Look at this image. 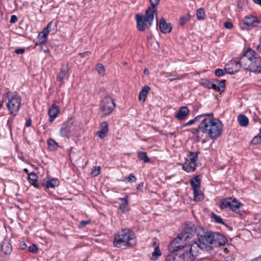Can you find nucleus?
Returning a JSON list of instances; mask_svg holds the SVG:
<instances>
[{
	"label": "nucleus",
	"mask_w": 261,
	"mask_h": 261,
	"mask_svg": "<svg viewBox=\"0 0 261 261\" xmlns=\"http://www.w3.org/2000/svg\"><path fill=\"white\" fill-rule=\"evenodd\" d=\"M255 51L249 48L240 58L242 67L252 72H261V58L256 57Z\"/></svg>",
	"instance_id": "f257e3e1"
},
{
	"label": "nucleus",
	"mask_w": 261,
	"mask_h": 261,
	"mask_svg": "<svg viewBox=\"0 0 261 261\" xmlns=\"http://www.w3.org/2000/svg\"><path fill=\"white\" fill-rule=\"evenodd\" d=\"M223 124L221 121L217 118H205L201 122V127L203 128V133L208 135L214 139L219 137L223 130Z\"/></svg>",
	"instance_id": "f03ea898"
},
{
	"label": "nucleus",
	"mask_w": 261,
	"mask_h": 261,
	"mask_svg": "<svg viewBox=\"0 0 261 261\" xmlns=\"http://www.w3.org/2000/svg\"><path fill=\"white\" fill-rule=\"evenodd\" d=\"M155 17L156 18V22L158 23L157 12H153L148 9L145 11V16L141 14H137L136 20L137 29L140 31H143L146 29L149 28L152 25Z\"/></svg>",
	"instance_id": "7ed1b4c3"
},
{
	"label": "nucleus",
	"mask_w": 261,
	"mask_h": 261,
	"mask_svg": "<svg viewBox=\"0 0 261 261\" xmlns=\"http://www.w3.org/2000/svg\"><path fill=\"white\" fill-rule=\"evenodd\" d=\"M135 238L134 233L128 229H124L115 234L113 242L114 245L118 248L121 247V244L124 243L127 246H132V241Z\"/></svg>",
	"instance_id": "20e7f679"
},
{
	"label": "nucleus",
	"mask_w": 261,
	"mask_h": 261,
	"mask_svg": "<svg viewBox=\"0 0 261 261\" xmlns=\"http://www.w3.org/2000/svg\"><path fill=\"white\" fill-rule=\"evenodd\" d=\"M6 99L7 100V108L10 113L14 116L16 115L21 101L20 96L16 93L9 91L6 94Z\"/></svg>",
	"instance_id": "39448f33"
},
{
	"label": "nucleus",
	"mask_w": 261,
	"mask_h": 261,
	"mask_svg": "<svg viewBox=\"0 0 261 261\" xmlns=\"http://www.w3.org/2000/svg\"><path fill=\"white\" fill-rule=\"evenodd\" d=\"M201 249L199 244L192 240H188L184 250L185 258L187 261L194 260L199 254V250Z\"/></svg>",
	"instance_id": "423d86ee"
},
{
	"label": "nucleus",
	"mask_w": 261,
	"mask_h": 261,
	"mask_svg": "<svg viewBox=\"0 0 261 261\" xmlns=\"http://www.w3.org/2000/svg\"><path fill=\"white\" fill-rule=\"evenodd\" d=\"M243 205V204L236 198H228L222 200L220 207L221 209H228L236 214L241 215L240 208Z\"/></svg>",
	"instance_id": "0eeeda50"
},
{
	"label": "nucleus",
	"mask_w": 261,
	"mask_h": 261,
	"mask_svg": "<svg viewBox=\"0 0 261 261\" xmlns=\"http://www.w3.org/2000/svg\"><path fill=\"white\" fill-rule=\"evenodd\" d=\"M192 239L191 236L187 232L182 233L175 238L171 243L170 246L173 248V251H178L184 249L188 243V240Z\"/></svg>",
	"instance_id": "6e6552de"
},
{
	"label": "nucleus",
	"mask_w": 261,
	"mask_h": 261,
	"mask_svg": "<svg viewBox=\"0 0 261 261\" xmlns=\"http://www.w3.org/2000/svg\"><path fill=\"white\" fill-rule=\"evenodd\" d=\"M76 126L74 124L73 120L70 119L64 123L60 128V135L62 137L69 138L74 134L76 130Z\"/></svg>",
	"instance_id": "1a4fd4ad"
},
{
	"label": "nucleus",
	"mask_w": 261,
	"mask_h": 261,
	"mask_svg": "<svg viewBox=\"0 0 261 261\" xmlns=\"http://www.w3.org/2000/svg\"><path fill=\"white\" fill-rule=\"evenodd\" d=\"M115 104L114 100L110 96L105 97L100 104V109L105 115L110 114L114 109Z\"/></svg>",
	"instance_id": "9d476101"
},
{
	"label": "nucleus",
	"mask_w": 261,
	"mask_h": 261,
	"mask_svg": "<svg viewBox=\"0 0 261 261\" xmlns=\"http://www.w3.org/2000/svg\"><path fill=\"white\" fill-rule=\"evenodd\" d=\"M213 232H207L198 238V244L201 249L213 247Z\"/></svg>",
	"instance_id": "9b49d317"
},
{
	"label": "nucleus",
	"mask_w": 261,
	"mask_h": 261,
	"mask_svg": "<svg viewBox=\"0 0 261 261\" xmlns=\"http://www.w3.org/2000/svg\"><path fill=\"white\" fill-rule=\"evenodd\" d=\"M241 67H242V66L240 64V60L238 61L232 60L225 65L224 70L226 73L233 74L239 71Z\"/></svg>",
	"instance_id": "f8f14e48"
},
{
	"label": "nucleus",
	"mask_w": 261,
	"mask_h": 261,
	"mask_svg": "<svg viewBox=\"0 0 261 261\" xmlns=\"http://www.w3.org/2000/svg\"><path fill=\"white\" fill-rule=\"evenodd\" d=\"M213 247L224 245L227 242V239L222 234L213 232L212 237Z\"/></svg>",
	"instance_id": "ddd939ff"
},
{
	"label": "nucleus",
	"mask_w": 261,
	"mask_h": 261,
	"mask_svg": "<svg viewBox=\"0 0 261 261\" xmlns=\"http://www.w3.org/2000/svg\"><path fill=\"white\" fill-rule=\"evenodd\" d=\"M1 250L5 254L8 255L12 250V246L11 241L7 238H5L1 243Z\"/></svg>",
	"instance_id": "4468645a"
},
{
	"label": "nucleus",
	"mask_w": 261,
	"mask_h": 261,
	"mask_svg": "<svg viewBox=\"0 0 261 261\" xmlns=\"http://www.w3.org/2000/svg\"><path fill=\"white\" fill-rule=\"evenodd\" d=\"M156 24L159 25V27L163 33H169L172 30V26L170 23H167L164 18H162L159 22Z\"/></svg>",
	"instance_id": "2eb2a0df"
},
{
	"label": "nucleus",
	"mask_w": 261,
	"mask_h": 261,
	"mask_svg": "<svg viewBox=\"0 0 261 261\" xmlns=\"http://www.w3.org/2000/svg\"><path fill=\"white\" fill-rule=\"evenodd\" d=\"M109 131V124L107 122L104 121L101 123L100 129L98 130L96 134L101 139L105 138Z\"/></svg>",
	"instance_id": "dca6fc26"
},
{
	"label": "nucleus",
	"mask_w": 261,
	"mask_h": 261,
	"mask_svg": "<svg viewBox=\"0 0 261 261\" xmlns=\"http://www.w3.org/2000/svg\"><path fill=\"white\" fill-rule=\"evenodd\" d=\"M59 112V110L58 106L56 104H53L48 110L50 122H51L54 120L55 118L58 116Z\"/></svg>",
	"instance_id": "f3484780"
},
{
	"label": "nucleus",
	"mask_w": 261,
	"mask_h": 261,
	"mask_svg": "<svg viewBox=\"0 0 261 261\" xmlns=\"http://www.w3.org/2000/svg\"><path fill=\"white\" fill-rule=\"evenodd\" d=\"M185 254L171 253L166 258V261H185Z\"/></svg>",
	"instance_id": "a211bd4d"
},
{
	"label": "nucleus",
	"mask_w": 261,
	"mask_h": 261,
	"mask_svg": "<svg viewBox=\"0 0 261 261\" xmlns=\"http://www.w3.org/2000/svg\"><path fill=\"white\" fill-rule=\"evenodd\" d=\"M189 110L187 107H182L179 108L178 112L176 114L175 117L178 120L184 119L188 115Z\"/></svg>",
	"instance_id": "6ab92c4d"
},
{
	"label": "nucleus",
	"mask_w": 261,
	"mask_h": 261,
	"mask_svg": "<svg viewBox=\"0 0 261 261\" xmlns=\"http://www.w3.org/2000/svg\"><path fill=\"white\" fill-rule=\"evenodd\" d=\"M68 71V66L66 65L65 67H63L60 71L59 72V74L57 75V80L58 82H60V86L62 85L63 84V80L65 78L67 72Z\"/></svg>",
	"instance_id": "aec40b11"
},
{
	"label": "nucleus",
	"mask_w": 261,
	"mask_h": 261,
	"mask_svg": "<svg viewBox=\"0 0 261 261\" xmlns=\"http://www.w3.org/2000/svg\"><path fill=\"white\" fill-rule=\"evenodd\" d=\"M150 90V88L148 86H144L139 94V100L140 101L144 102L147 96V95Z\"/></svg>",
	"instance_id": "412c9836"
},
{
	"label": "nucleus",
	"mask_w": 261,
	"mask_h": 261,
	"mask_svg": "<svg viewBox=\"0 0 261 261\" xmlns=\"http://www.w3.org/2000/svg\"><path fill=\"white\" fill-rule=\"evenodd\" d=\"M224 82V81H216L215 83H213L212 89L220 92L224 91L225 87Z\"/></svg>",
	"instance_id": "4be33fe9"
},
{
	"label": "nucleus",
	"mask_w": 261,
	"mask_h": 261,
	"mask_svg": "<svg viewBox=\"0 0 261 261\" xmlns=\"http://www.w3.org/2000/svg\"><path fill=\"white\" fill-rule=\"evenodd\" d=\"M200 176H196L190 180V184L192 190H196L200 188Z\"/></svg>",
	"instance_id": "5701e85b"
},
{
	"label": "nucleus",
	"mask_w": 261,
	"mask_h": 261,
	"mask_svg": "<svg viewBox=\"0 0 261 261\" xmlns=\"http://www.w3.org/2000/svg\"><path fill=\"white\" fill-rule=\"evenodd\" d=\"M120 200L121 202L119 205V210L123 213L127 211V207L128 205V196H126L124 198H120Z\"/></svg>",
	"instance_id": "b1692460"
},
{
	"label": "nucleus",
	"mask_w": 261,
	"mask_h": 261,
	"mask_svg": "<svg viewBox=\"0 0 261 261\" xmlns=\"http://www.w3.org/2000/svg\"><path fill=\"white\" fill-rule=\"evenodd\" d=\"M59 185V181L57 178L49 177L46 181V187L48 188H54Z\"/></svg>",
	"instance_id": "393cba45"
},
{
	"label": "nucleus",
	"mask_w": 261,
	"mask_h": 261,
	"mask_svg": "<svg viewBox=\"0 0 261 261\" xmlns=\"http://www.w3.org/2000/svg\"><path fill=\"white\" fill-rule=\"evenodd\" d=\"M182 169L187 172H192L195 170V166L188 161H186L182 165Z\"/></svg>",
	"instance_id": "a878e982"
},
{
	"label": "nucleus",
	"mask_w": 261,
	"mask_h": 261,
	"mask_svg": "<svg viewBox=\"0 0 261 261\" xmlns=\"http://www.w3.org/2000/svg\"><path fill=\"white\" fill-rule=\"evenodd\" d=\"M153 245L155 246L154 251L152 253L151 259L153 260H156L158 258L161 256L162 253L158 245H156V243H153Z\"/></svg>",
	"instance_id": "bb28decb"
},
{
	"label": "nucleus",
	"mask_w": 261,
	"mask_h": 261,
	"mask_svg": "<svg viewBox=\"0 0 261 261\" xmlns=\"http://www.w3.org/2000/svg\"><path fill=\"white\" fill-rule=\"evenodd\" d=\"M193 191L194 194V199L195 201H199L204 199V195L200 190V188Z\"/></svg>",
	"instance_id": "cd10ccee"
},
{
	"label": "nucleus",
	"mask_w": 261,
	"mask_h": 261,
	"mask_svg": "<svg viewBox=\"0 0 261 261\" xmlns=\"http://www.w3.org/2000/svg\"><path fill=\"white\" fill-rule=\"evenodd\" d=\"M238 120L242 126H246L249 123L248 118L244 115H240L238 116Z\"/></svg>",
	"instance_id": "c85d7f7f"
},
{
	"label": "nucleus",
	"mask_w": 261,
	"mask_h": 261,
	"mask_svg": "<svg viewBox=\"0 0 261 261\" xmlns=\"http://www.w3.org/2000/svg\"><path fill=\"white\" fill-rule=\"evenodd\" d=\"M201 127V123L197 128H193L191 129V133L196 137L198 138L200 137V133H203V128Z\"/></svg>",
	"instance_id": "c756f323"
},
{
	"label": "nucleus",
	"mask_w": 261,
	"mask_h": 261,
	"mask_svg": "<svg viewBox=\"0 0 261 261\" xmlns=\"http://www.w3.org/2000/svg\"><path fill=\"white\" fill-rule=\"evenodd\" d=\"M198 160V152H191L189 156V159H187V161L190 162L191 163L193 164V165L196 167V163Z\"/></svg>",
	"instance_id": "7c9ffc66"
},
{
	"label": "nucleus",
	"mask_w": 261,
	"mask_h": 261,
	"mask_svg": "<svg viewBox=\"0 0 261 261\" xmlns=\"http://www.w3.org/2000/svg\"><path fill=\"white\" fill-rule=\"evenodd\" d=\"M212 114H213L212 113H211V114H203L202 115H198V116L195 117L193 119H192V120H190L189 121L187 122V123H185L184 124V126L191 125L194 124L196 122L198 121V118L202 116H210L211 115H212Z\"/></svg>",
	"instance_id": "2f4dec72"
},
{
	"label": "nucleus",
	"mask_w": 261,
	"mask_h": 261,
	"mask_svg": "<svg viewBox=\"0 0 261 261\" xmlns=\"http://www.w3.org/2000/svg\"><path fill=\"white\" fill-rule=\"evenodd\" d=\"M137 155L139 159L143 161L145 163H148L150 161L145 152H138Z\"/></svg>",
	"instance_id": "473e14b6"
},
{
	"label": "nucleus",
	"mask_w": 261,
	"mask_h": 261,
	"mask_svg": "<svg viewBox=\"0 0 261 261\" xmlns=\"http://www.w3.org/2000/svg\"><path fill=\"white\" fill-rule=\"evenodd\" d=\"M160 1V0H149L150 6L147 9L153 12H157L156 7L159 4Z\"/></svg>",
	"instance_id": "72a5a7b5"
},
{
	"label": "nucleus",
	"mask_w": 261,
	"mask_h": 261,
	"mask_svg": "<svg viewBox=\"0 0 261 261\" xmlns=\"http://www.w3.org/2000/svg\"><path fill=\"white\" fill-rule=\"evenodd\" d=\"M191 16L189 14H187L180 17L179 19V24L181 26L185 25L190 19Z\"/></svg>",
	"instance_id": "f704fd0d"
},
{
	"label": "nucleus",
	"mask_w": 261,
	"mask_h": 261,
	"mask_svg": "<svg viewBox=\"0 0 261 261\" xmlns=\"http://www.w3.org/2000/svg\"><path fill=\"white\" fill-rule=\"evenodd\" d=\"M47 144L51 149L55 150L57 149L59 147L58 143L53 139H49L47 140Z\"/></svg>",
	"instance_id": "c9c22d12"
},
{
	"label": "nucleus",
	"mask_w": 261,
	"mask_h": 261,
	"mask_svg": "<svg viewBox=\"0 0 261 261\" xmlns=\"http://www.w3.org/2000/svg\"><path fill=\"white\" fill-rule=\"evenodd\" d=\"M200 84L204 87L212 89L213 83H211L206 79H202L200 82Z\"/></svg>",
	"instance_id": "e433bc0d"
},
{
	"label": "nucleus",
	"mask_w": 261,
	"mask_h": 261,
	"mask_svg": "<svg viewBox=\"0 0 261 261\" xmlns=\"http://www.w3.org/2000/svg\"><path fill=\"white\" fill-rule=\"evenodd\" d=\"M29 179L31 183H32L33 185H35V183L37 181L38 176L37 174L34 172H32L29 174L28 176Z\"/></svg>",
	"instance_id": "4c0bfd02"
},
{
	"label": "nucleus",
	"mask_w": 261,
	"mask_h": 261,
	"mask_svg": "<svg viewBox=\"0 0 261 261\" xmlns=\"http://www.w3.org/2000/svg\"><path fill=\"white\" fill-rule=\"evenodd\" d=\"M96 70L100 75L102 76L105 75V69L104 66L102 64H98L96 66Z\"/></svg>",
	"instance_id": "58836bf2"
},
{
	"label": "nucleus",
	"mask_w": 261,
	"mask_h": 261,
	"mask_svg": "<svg viewBox=\"0 0 261 261\" xmlns=\"http://www.w3.org/2000/svg\"><path fill=\"white\" fill-rule=\"evenodd\" d=\"M196 16L199 20L203 19L205 17V12L203 9H198L196 12Z\"/></svg>",
	"instance_id": "ea45409f"
},
{
	"label": "nucleus",
	"mask_w": 261,
	"mask_h": 261,
	"mask_svg": "<svg viewBox=\"0 0 261 261\" xmlns=\"http://www.w3.org/2000/svg\"><path fill=\"white\" fill-rule=\"evenodd\" d=\"M38 40L39 43H40V44L45 43L47 40V37L45 35H44L43 34H42L41 32H40L38 35Z\"/></svg>",
	"instance_id": "a19ab883"
},
{
	"label": "nucleus",
	"mask_w": 261,
	"mask_h": 261,
	"mask_svg": "<svg viewBox=\"0 0 261 261\" xmlns=\"http://www.w3.org/2000/svg\"><path fill=\"white\" fill-rule=\"evenodd\" d=\"M100 173V167L99 166H94L91 171V175L93 176H96Z\"/></svg>",
	"instance_id": "79ce46f5"
},
{
	"label": "nucleus",
	"mask_w": 261,
	"mask_h": 261,
	"mask_svg": "<svg viewBox=\"0 0 261 261\" xmlns=\"http://www.w3.org/2000/svg\"><path fill=\"white\" fill-rule=\"evenodd\" d=\"M252 144H257L261 143V135L259 134L256 136H255L252 141Z\"/></svg>",
	"instance_id": "37998d69"
},
{
	"label": "nucleus",
	"mask_w": 261,
	"mask_h": 261,
	"mask_svg": "<svg viewBox=\"0 0 261 261\" xmlns=\"http://www.w3.org/2000/svg\"><path fill=\"white\" fill-rule=\"evenodd\" d=\"M51 23V22H49L47 24V25L45 28H44V29L43 30V31L41 32V33L42 34H43L44 35H45L47 37L50 32V30Z\"/></svg>",
	"instance_id": "c03bdc74"
},
{
	"label": "nucleus",
	"mask_w": 261,
	"mask_h": 261,
	"mask_svg": "<svg viewBox=\"0 0 261 261\" xmlns=\"http://www.w3.org/2000/svg\"><path fill=\"white\" fill-rule=\"evenodd\" d=\"M212 217L215 220V221L218 223L220 224H223L224 222L223 221V219L219 216H217V215L213 214L212 215Z\"/></svg>",
	"instance_id": "a18cd8bd"
},
{
	"label": "nucleus",
	"mask_w": 261,
	"mask_h": 261,
	"mask_svg": "<svg viewBox=\"0 0 261 261\" xmlns=\"http://www.w3.org/2000/svg\"><path fill=\"white\" fill-rule=\"evenodd\" d=\"M165 76L166 77L169 78V80L171 82H172V81H173L174 80H175L176 79H178L179 78L178 76H177V75H173L170 74L169 73H165Z\"/></svg>",
	"instance_id": "49530a36"
},
{
	"label": "nucleus",
	"mask_w": 261,
	"mask_h": 261,
	"mask_svg": "<svg viewBox=\"0 0 261 261\" xmlns=\"http://www.w3.org/2000/svg\"><path fill=\"white\" fill-rule=\"evenodd\" d=\"M125 180H126V182L128 181V182H135L136 181L137 178L133 174H130L128 177L125 178L124 179V181H125Z\"/></svg>",
	"instance_id": "de8ad7c7"
},
{
	"label": "nucleus",
	"mask_w": 261,
	"mask_h": 261,
	"mask_svg": "<svg viewBox=\"0 0 261 261\" xmlns=\"http://www.w3.org/2000/svg\"><path fill=\"white\" fill-rule=\"evenodd\" d=\"M28 250L30 252L36 253L38 251V248L36 245L33 244L29 247Z\"/></svg>",
	"instance_id": "09e8293b"
},
{
	"label": "nucleus",
	"mask_w": 261,
	"mask_h": 261,
	"mask_svg": "<svg viewBox=\"0 0 261 261\" xmlns=\"http://www.w3.org/2000/svg\"><path fill=\"white\" fill-rule=\"evenodd\" d=\"M215 73L216 75H217L218 76H221L224 74V71L221 69H217L215 70Z\"/></svg>",
	"instance_id": "8fccbe9b"
},
{
	"label": "nucleus",
	"mask_w": 261,
	"mask_h": 261,
	"mask_svg": "<svg viewBox=\"0 0 261 261\" xmlns=\"http://www.w3.org/2000/svg\"><path fill=\"white\" fill-rule=\"evenodd\" d=\"M224 25L225 28L230 29H231L233 27V24L230 22H226L224 23Z\"/></svg>",
	"instance_id": "3c124183"
},
{
	"label": "nucleus",
	"mask_w": 261,
	"mask_h": 261,
	"mask_svg": "<svg viewBox=\"0 0 261 261\" xmlns=\"http://www.w3.org/2000/svg\"><path fill=\"white\" fill-rule=\"evenodd\" d=\"M18 20V18L17 17V16L15 15H13L11 16V19H10V22L12 23H15L16 22H17Z\"/></svg>",
	"instance_id": "603ef678"
},
{
	"label": "nucleus",
	"mask_w": 261,
	"mask_h": 261,
	"mask_svg": "<svg viewBox=\"0 0 261 261\" xmlns=\"http://www.w3.org/2000/svg\"><path fill=\"white\" fill-rule=\"evenodd\" d=\"M90 223L89 221H82L80 222V227H83Z\"/></svg>",
	"instance_id": "864d4df0"
},
{
	"label": "nucleus",
	"mask_w": 261,
	"mask_h": 261,
	"mask_svg": "<svg viewBox=\"0 0 261 261\" xmlns=\"http://www.w3.org/2000/svg\"><path fill=\"white\" fill-rule=\"evenodd\" d=\"M24 49H23V48H18V49H16L15 50V52L17 54H22L24 53Z\"/></svg>",
	"instance_id": "5fc2aeb1"
},
{
	"label": "nucleus",
	"mask_w": 261,
	"mask_h": 261,
	"mask_svg": "<svg viewBox=\"0 0 261 261\" xmlns=\"http://www.w3.org/2000/svg\"><path fill=\"white\" fill-rule=\"evenodd\" d=\"M256 50L257 52H260L261 51V36L259 38V44L257 45Z\"/></svg>",
	"instance_id": "6e6d98bb"
},
{
	"label": "nucleus",
	"mask_w": 261,
	"mask_h": 261,
	"mask_svg": "<svg viewBox=\"0 0 261 261\" xmlns=\"http://www.w3.org/2000/svg\"><path fill=\"white\" fill-rule=\"evenodd\" d=\"M91 54L90 51H86L84 53H81L80 55L82 57H85L87 55H89Z\"/></svg>",
	"instance_id": "4d7b16f0"
},
{
	"label": "nucleus",
	"mask_w": 261,
	"mask_h": 261,
	"mask_svg": "<svg viewBox=\"0 0 261 261\" xmlns=\"http://www.w3.org/2000/svg\"><path fill=\"white\" fill-rule=\"evenodd\" d=\"M32 121L31 119H29L25 123V126L27 127H29L31 125Z\"/></svg>",
	"instance_id": "13d9d810"
},
{
	"label": "nucleus",
	"mask_w": 261,
	"mask_h": 261,
	"mask_svg": "<svg viewBox=\"0 0 261 261\" xmlns=\"http://www.w3.org/2000/svg\"><path fill=\"white\" fill-rule=\"evenodd\" d=\"M254 2L260 6H261V0H253Z\"/></svg>",
	"instance_id": "bf43d9fd"
},
{
	"label": "nucleus",
	"mask_w": 261,
	"mask_h": 261,
	"mask_svg": "<svg viewBox=\"0 0 261 261\" xmlns=\"http://www.w3.org/2000/svg\"><path fill=\"white\" fill-rule=\"evenodd\" d=\"M251 261H261L260 257L258 256V257H256V258L252 259Z\"/></svg>",
	"instance_id": "052dcab7"
},
{
	"label": "nucleus",
	"mask_w": 261,
	"mask_h": 261,
	"mask_svg": "<svg viewBox=\"0 0 261 261\" xmlns=\"http://www.w3.org/2000/svg\"><path fill=\"white\" fill-rule=\"evenodd\" d=\"M144 73L145 74H149V70L147 68H145L144 70Z\"/></svg>",
	"instance_id": "680f3d73"
},
{
	"label": "nucleus",
	"mask_w": 261,
	"mask_h": 261,
	"mask_svg": "<svg viewBox=\"0 0 261 261\" xmlns=\"http://www.w3.org/2000/svg\"><path fill=\"white\" fill-rule=\"evenodd\" d=\"M142 186H143V183L140 184L139 185V187H142Z\"/></svg>",
	"instance_id": "e2e57ef3"
},
{
	"label": "nucleus",
	"mask_w": 261,
	"mask_h": 261,
	"mask_svg": "<svg viewBox=\"0 0 261 261\" xmlns=\"http://www.w3.org/2000/svg\"><path fill=\"white\" fill-rule=\"evenodd\" d=\"M260 135H261V128H260Z\"/></svg>",
	"instance_id": "0e129e2a"
},
{
	"label": "nucleus",
	"mask_w": 261,
	"mask_h": 261,
	"mask_svg": "<svg viewBox=\"0 0 261 261\" xmlns=\"http://www.w3.org/2000/svg\"><path fill=\"white\" fill-rule=\"evenodd\" d=\"M260 229L261 230V223H260Z\"/></svg>",
	"instance_id": "69168bd1"
}]
</instances>
